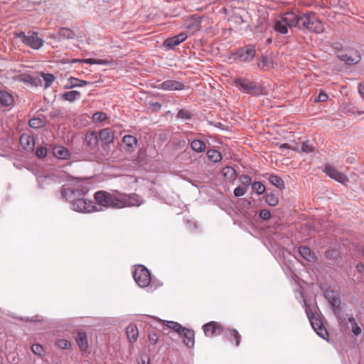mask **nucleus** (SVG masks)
<instances>
[{
    "label": "nucleus",
    "mask_w": 364,
    "mask_h": 364,
    "mask_svg": "<svg viewBox=\"0 0 364 364\" xmlns=\"http://www.w3.org/2000/svg\"><path fill=\"white\" fill-rule=\"evenodd\" d=\"M304 307L312 328L318 336L324 340H328V333L324 326L321 315L317 311V306L311 307L304 301Z\"/></svg>",
    "instance_id": "nucleus-1"
},
{
    "label": "nucleus",
    "mask_w": 364,
    "mask_h": 364,
    "mask_svg": "<svg viewBox=\"0 0 364 364\" xmlns=\"http://www.w3.org/2000/svg\"><path fill=\"white\" fill-rule=\"evenodd\" d=\"M233 85L244 94L259 96L263 93V87L260 84L246 77H235Z\"/></svg>",
    "instance_id": "nucleus-2"
},
{
    "label": "nucleus",
    "mask_w": 364,
    "mask_h": 364,
    "mask_svg": "<svg viewBox=\"0 0 364 364\" xmlns=\"http://www.w3.org/2000/svg\"><path fill=\"white\" fill-rule=\"evenodd\" d=\"M14 35L16 38H20L26 46L33 50H39L45 42L43 38L38 37V33L36 31H29L27 35L25 32L21 31Z\"/></svg>",
    "instance_id": "nucleus-3"
},
{
    "label": "nucleus",
    "mask_w": 364,
    "mask_h": 364,
    "mask_svg": "<svg viewBox=\"0 0 364 364\" xmlns=\"http://www.w3.org/2000/svg\"><path fill=\"white\" fill-rule=\"evenodd\" d=\"M95 199L98 205L104 208H122L124 203L120 198L113 197L110 193L104 191H99L95 193Z\"/></svg>",
    "instance_id": "nucleus-4"
},
{
    "label": "nucleus",
    "mask_w": 364,
    "mask_h": 364,
    "mask_svg": "<svg viewBox=\"0 0 364 364\" xmlns=\"http://www.w3.org/2000/svg\"><path fill=\"white\" fill-rule=\"evenodd\" d=\"M87 188L84 186H80L78 187L63 186L61 189V195L68 201H70V203H72L77 200V199H80L82 197H84L85 195L87 193Z\"/></svg>",
    "instance_id": "nucleus-5"
},
{
    "label": "nucleus",
    "mask_w": 364,
    "mask_h": 364,
    "mask_svg": "<svg viewBox=\"0 0 364 364\" xmlns=\"http://www.w3.org/2000/svg\"><path fill=\"white\" fill-rule=\"evenodd\" d=\"M133 277L135 282L141 288L148 287L151 280L150 271L142 264L136 266L133 272Z\"/></svg>",
    "instance_id": "nucleus-6"
},
{
    "label": "nucleus",
    "mask_w": 364,
    "mask_h": 364,
    "mask_svg": "<svg viewBox=\"0 0 364 364\" xmlns=\"http://www.w3.org/2000/svg\"><path fill=\"white\" fill-rule=\"evenodd\" d=\"M72 210L80 213H90L93 210H102L100 208L98 209L93 200H87L84 197L77 199L75 202L70 203Z\"/></svg>",
    "instance_id": "nucleus-7"
},
{
    "label": "nucleus",
    "mask_w": 364,
    "mask_h": 364,
    "mask_svg": "<svg viewBox=\"0 0 364 364\" xmlns=\"http://www.w3.org/2000/svg\"><path fill=\"white\" fill-rule=\"evenodd\" d=\"M292 18V11L285 12L281 15L279 19L275 21L274 24V31L282 35L288 33L289 28H293L291 23L289 21Z\"/></svg>",
    "instance_id": "nucleus-8"
},
{
    "label": "nucleus",
    "mask_w": 364,
    "mask_h": 364,
    "mask_svg": "<svg viewBox=\"0 0 364 364\" xmlns=\"http://www.w3.org/2000/svg\"><path fill=\"white\" fill-rule=\"evenodd\" d=\"M336 57L346 65L356 64L361 59L360 54L358 50L347 48L343 52L339 51Z\"/></svg>",
    "instance_id": "nucleus-9"
},
{
    "label": "nucleus",
    "mask_w": 364,
    "mask_h": 364,
    "mask_svg": "<svg viewBox=\"0 0 364 364\" xmlns=\"http://www.w3.org/2000/svg\"><path fill=\"white\" fill-rule=\"evenodd\" d=\"M325 28L323 22L319 20L316 14L312 11L307 12V31L321 33Z\"/></svg>",
    "instance_id": "nucleus-10"
},
{
    "label": "nucleus",
    "mask_w": 364,
    "mask_h": 364,
    "mask_svg": "<svg viewBox=\"0 0 364 364\" xmlns=\"http://www.w3.org/2000/svg\"><path fill=\"white\" fill-rule=\"evenodd\" d=\"M289 21L292 23L293 28L307 31V12L296 13L292 11V18Z\"/></svg>",
    "instance_id": "nucleus-11"
},
{
    "label": "nucleus",
    "mask_w": 364,
    "mask_h": 364,
    "mask_svg": "<svg viewBox=\"0 0 364 364\" xmlns=\"http://www.w3.org/2000/svg\"><path fill=\"white\" fill-rule=\"evenodd\" d=\"M323 172L330 178L343 185H346L348 182V177L331 165L326 164L324 166Z\"/></svg>",
    "instance_id": "nucleus-12"
},
{
    "label": "nucleus",
    "mask_w": 364,
    "mask_h": 364,
    "mask_svg": "<svg viewBox=\"0 0 364 364\" xmlns=\"http://www.w3.org/2000/svg\"><path fill=\"white\" fill-rule=\"evenodd\" d=\"M256 55L255 46L249 45L239 49L236 53V57L243 62H249L252 60Z\"/></svg>",
    "instance_id": "nucleus-13"
},
{
    "label": "nucleus",
    "mask_w": 364,
    "mask_h": 364,
    "mask_svg": "<svg viewBox=\"0 0 364 364\" xmlns=\"http://www.w3.org/2000/svg\"><path fill=\"white\" fill-rule=\"evenodd\" d=\"M156 87L165 91H178L185 90V85L181 81L167 80L156 85Z\"/></svg>",
    "instance_id": "nucleus-14"
},
{
    "label": "nucleus",
    "mask_w": 364,
    "mask_h": 364,
    "mask_svg": "<svg viewBox=\"0 0 364 364\" xmlns=\"http://www.w3.org/2000/svg\"><path fill=\"white\" fill-rule=\"evenodd\" d=\"M98 141L99 139L95 132H88L85 134L83 146L87 151L93 154L97 149Z\"/></svg>",
    "instance_id": "nucleus-15"
},
{
    "label": "nucleus",
    "mask_w": 364,
    "mask_h": 364,
    "mask_svg": "<svg viewBox=\"0 0 364 364\" xmlns=\"http://www.w3.org/2000/svg\"><path fill=\"white\" fill-rule=\"evenodd\" d=\"M187 38V34L186 33H180L174 36L166 38L163 43V46L166 50H173L175 48L185 41Z\"/></svg>",
    "instance_id": "nucleus-16"
},
{
    "label": "nucleus",
    "mask_w": 364,
    "mask_h": 364,
    "mask_svg": "<svg viewBox=\"0 0 364 364\" xmlns=\"http://www.w3.org/2000/svg\"><path fill=\"white\" fill-rule=\"evenodd\" d=\"M203 329L206 336L212 337L215 334H220L223 326L216 321H210L203 326Z\"/></svg>",
    "instance_id": "nucleus-17"
},
{
    "label": "nucleus",
    "mask_w": 364,
    "mask_h": 364,
    "mask_svg": "<svg viewBox=\"0 0 364 364\" xmlns=\"http://www.w3.org/2000/svg\"><path fill=\"white\" fill-rule=\"evenodd\" d=\"M53 156L58 159L67 160L70 158V153L69 150L62 145H50Z\"/></svg>",
    "instance_id": "nucleus-18"
},
{
    "label": "nucleus",
    "mask_w": 364,
    "mask_h": 364,
    "mask_svg": "<svg viewBox=\"0 0 364 364\" xmlns=\"http://www.w3.org/2000/svg\"><path fill=\"white\" fill-rule=\"evenodd\" d=\"M325 297L331 305L332 310L341 306V300L336 292L331 289H326Z\"/></svg>",
    "instance_id": "nucleus-19"
},
{
    "label": "nucleus",
    "mask_w": 364,
    "mask_h": 364,
    "mask_svg": "<svg viewBox=\"0 0 364 364\" xmlns=\"http://www.w3.org/2000/svg\"><path fill=\"white\" fill-rule=\"evenodd\" d=\"M120 200L124 203L122 208L126 206H138L144 203L143 198L136 194L129 195L124 198L120 199Z\"/></svg>",
    "instance_id": "nucleus-20"
},
{
    "label": "nucleus",
    "mask_w": 364,
    "mask_h": 364,
    "mask_svg": "<svg viewBox=\"0 0 364 364\" xmlns=\"http://www.w3.org/2000/svg\"><path fill=\"white\" fill-rule=\"evenodd\" d=\"M220 334L223 335L228 341H232L235 340V344L238 346L240 343V335L236 329L225 328L223 327V332Z\"/></svg>",
    "instance_id": "nucleus-21"
},
{
    "label": "nucleus",
    "mask_w": 364,
    "mask_h": 364,
    "mask_svg": "<svg viewBox=\"0 0 364 364\" xmlns=\"http://www.w3.org/2000/svg\"><path fill=\"white\" fill-rule=\"evenodd\" d=\"M179 336H183V342L187 347L193 348L194 346L195 333L193 330L184 328V331H181Z\"/></svg>",
    "instance_id": "nucleus-22"
},
{
    "label": "nucleus",
    "mask_w": 364,
    "mask_h": 364,
    "mask_svg": "<svg viewBox=\"0 0 364 364\" xmlns=\"http://www.w3.org/2000/svg\"><path fill=\"white\" fill-rule=\"evenodd\" d=\"M14 99L11 94L5 90H0V106L3 107H11Z\"/></svg>",
    "instance_id": "nucleus-23"
},
{
    "label": "nucleus",
    "mask_w": 364,
    "mask_h": 364,
    "mask_svg": "<svg viewBox=\"0 0 364 364\" xmlns=\"http://www.w3.org/2000/svg\"><path fill=\"white\" fill-rule=\"evenodd\" d=\"M21 144L26 151H33L35 146V139L33 136L23 134L20 138Z\"/></svg>",
    "instance_id": "nucleus-24"
},
{
    "label": "nucleus",
    "mask_w": 364,
    "mask_h": 364,
    "mask_svg": "<svg viewBox=\"0 0 364 364\" xmlns=\"http://www.w3.org/2000/svg\"><path fill=\"white\" fill-rule=\"evenodd\" d=\"M122 141L124 144L127 151H133L137 147L138 141L134 136L125 135L123 137Z\"/></svg>",
    "instance_id": "nucleus-25"
},
{
    "label": "nucleus",
    "mask_w": 364,
    "mask_h": 364,
    "mask_svg": "<svg viewBox=\"0 0 364 364\" xmlns=\"http://www.w3.org/2000/svg\"><path fill=\"white\" fill-rule=\"evenodd\" d=\"M299 252L301 257L308 262H314L316 261L317 258L315 254L306 246H300L299 247Z\"/></svg>",
    "instance_id": "nucleus-26"
},
{
    "label": "nucleus",
    "mask_w": 364,
    "mask_h": 364,
    "mask_svg": "<svg viewBox=\"0 0 364 364\" xmlns=\"http://www.w3.org/2000/svg\"><path fill=\"white\" fill-rule=\"evenodd\" d=\"M92 82L83 80H80L78 78L70 77L68 79V84L65 86V89H70L74 87H82L83 86L91 85Z\"/></svg>",
    "instance_id": "nucleus-27"
},
{
    "label": "nucleus",
    "mask_w": 364,
    "mask_h": 364,
    "mask_svg": "<svg viewBox=\"0 0 364 364\" xmlns=\"http://www.w3.org/2000/svg\"><path fill=\"white\" fill-rule=\"evenodd\" d=\"M99 138L102 142L108 144L113 142L114 134L109 128H105L100 130Z\"/></svg>",
    "instance_id": "nucleus-28"
},
{
    "label": "nucleus",
    "mask_w": 364,
    "mask_h": 364,
    "mask_svg": "<svg viewBox=\"0 0 364 364\" xmlns=\"http://www.w3.org/2000/svg\"><path fill=\"white\" fill-rule=\"evenodd\" d=\"M76 343L81 350L87 351L88 348V343L87 334L85 332L80 331L77 334Z\"/></svg>",
    "instance_id": "nucleus-29"
},
{
    "label": "nucleus",
    "mask_w": 364,
    "mask_h": 364,
    "mask_svg": "<svg viewBox=\"0 0 364 364\" xmlns=\"http://www.w3.org/2000/svg\"><path fill=\"white\" fill-rule=\"evenodd\" d=\"M266 178L268 179L269 182L278 188L279 190H283L285 188L284 181L277 175L274 174H266Z\"/></svg>",
    "instance_id": "nucleus-30"
},
{
    "label": "nucleus",
    "mask_w": 364,
    "mask_h": 364,
    "mask_svg": "<svg viewBox=\"0 0 364 364\" xmlns=\"http://www.w3.org/2000/svg\"><path fill=\"white\" fill-rule=\"evenodd\" d=\"M127 336L130 343H134L138 338L139 331L136 325L131 324L127 327L126 329Z\"/></svg>",
    "instance_id": "nucleus-31"
},
{
    "label": "nucleus",
    "mask_w": 364,
    "mask_h": 364,
    "mask_svg": "<svg viewBox=\"0 0 364 364\" xmlns=\"http://www.w3.org/2000/svg\"><path fill=\"white\" fill-rule=\"evenodd\" d=\"M191 149L196 153H202L205 150L206 144L200 139H194L191 142Z\"/></svg>",
    "instance_id": "nucleus-32"
},
{
    "label": "nucleus",
    "mask_w": 364,
    "mask_h": 364,
    "mask_svg": "<svg viewBox=\"0 0 364 364\" xmlns=\"http://www.w3.org/2000/svg\"><path fill=\"white\" fill-rule=\"evenodd\" d=\"M81 97V93L77 90H71L65 92L62 95V99L64 100L73 102L76 100H79Z\"/></svg>",
    "instance_id": "nucleus-33"
},
{
    "label": "nucleus",
    "mask_w": 364,
    "mask_h": 364,
    "mask_svg": "<svg viewBox=\"0 0 364 364\" xmlns=\"http://www.w3.org/2000/svg\"><path fill=\"white\" fill-rule=\"evenodd\" d=\"M257 66L264 70H269L272 67V60L268 56H262L261 59L259 60Z\"/></svg>",
    "instance_id": "nucleus-34"
},
{
    "label": "nucleus",
    "mask_w": 364,
    "mask_h": 364,
    "mask_svg": "<svg viewBox=\"0 0 364 364\" xmlns=\"http://www.w3.org/2000/svg\"><path fill=\"white\" fill-rule=\"evenodd\" d=\"M206 155L208 159L214 163L220 162L222 159L221 153L216 149L208 150L206 152Z\"/></svg>",
    "instance_id": "nucleus-35"
},
{
    "label": "nucleus",
    "mask_w": 364,
    "mask_h": 364,
    "mask_svg": "<svg viewBox=\"0 0 364 364\" xmlns=\"http://www.w3.org/2000/svg\"><path fill=\"white\" fill-rule=\"evenodd\" d=\"M158 321L159 322H163V323L166 322V321H161V319H159ZM166 325L168 328L173 329L178 335L181 333V331H184L185 327H183L180 323L176 321H166Z\"/></svg>",
    "instance_id": "nucleus-36"
},
{
    "label": "nucleus",
    "mask_w": 364,
    "mask_h": 364,
    "mask_svg": "<svg viewBox=\"0 0 364 364\" xmlns=\"http://www.w3.org/2000/svg\"><path fill=\"white\" fill-rule=\"evenodd\" d=\"M348 322L351 324V331L354 335L358 336L362 333V329L357 323L355 318L353 316H349L348 318Z\"/></svg>",
    "instance_id": "nucleus-37"
},
{
    "label": "nucleus",
    "mask_w": 364,
    "mask_h": 364,
    "mask_svg": "<svg viewBox=\"0 0 364 364\" xmlns=\"http://www.w3.org/2000/svg\"><path fill=\"white\" fill-rule=\"evenodd\" d=\"M58 34L63 38L66 39H73L75 37V33L68 28H61L58 31Z\"/></svg>",
    "instance_id": "nucleus-38"
},
{
    "label": "nucleus",
    "mask_w": 364,
    "mask_h": 364,
    "mask_svg": "<svg viewBox=\"0 0 364 364\" xmlns=\"http://www.w3.org/2000/svg\"><path fill=\"white\" fill-rule=\"evenodd\" d=\"M82 63H87L90 65H107L109 61L104 59H95V58H85L79 60Z\"/></svg>",
    "instance_id": "nucleus-39"
},
{
    "label": "nucleus",
    "mask_w": 364,
    "mask_h": 364,
    "mask_svg": "<svg viewBox=\"0 0 364 364\" xmlns=\"http://www.w3.org/2000/svg\"><path fill=\"white\" fill-rule=\"evenodd\" d=\"M265 202L270 206L274 207L279 203L278 197L273 193H268L265 196Z\"/></svg>",
    "instance_id": "nucleus-40"
},
{
    "label": "nucleus",
    "mask_w": 364,
    "mask_h": 364,
    "mask_svg": "<svg viewBox=\"0 0 364 364\" xmlns=\"http://www.w3.org/2000/svg\"><path fill=\"white\" fill-rule=\"evenodd\" d=\"M333 313L336 316L337 319L341 323H345L346 321V315L342 311L341 307L339 306L333 310Z\"/></svg>",
    "instance_id": "nucleus-41"
},
{
    "label": "nucleus",
    "mask_w": 364,
    "mask_h": 364,
    "mask_svg": "<svg viewBox=\"0 0 364 364\" xmlns=\"http://www.w3.org/2000/svg\"><path fill=\"white\" fill-rule=\"evenodd\" d=\"M252 188L257 195H261L265 192L266 188L260 181H255L252 184Z\"/></svg>",
    "instance_id": "nucleus-42"
},
{
    "label": "nucleus",
    "mask_w": 364,
    "mask_h": 364,
    "mask_svg": "<svg viewBox=\"0 0 364 364\" xmlns=\"http://www.w3.org/2000/svg\"><path fill=\"white\" fill-rule=\"evenodd\" d=\"M193 114L188 110L181 109L178 111L176 117L182 120H190L193 118Z\"/></svg>",
    "instance_id": "nucleus-43"
},
{
    "label": "nucleus",
    "mask_w": 364,
    "mask_h": 364,
    "mask_svg": "<svg viewBox=\"0 0 364 364\" xmlns=\"http://www.w3.org/2000/svg\"><path fill=\"white\" fill-rule=\"evenodd\" d=\"M315 151V147L309 141H305L301 144V151L306 154H310Z\"/></svg>",
    "instance_id": "nucleus-44"
},
{
    "label": "nucleus",
    "mask_w": 364,
    "mask_h": 364,
    "mask_svg": "<svg viewBox=\"0 0 364 364\" xmlns=\"http://www.w3.org/2000/svg\"><path fill=\"white\" fill-rule=\"evenodd\" d=\"M55 346L60 349H69L71 347V343L66 339H58L55 341Z\"/></svg>",
    "instance_id": "nucleus-45"
},
{
    "label": "nucleus",
    "mask_w": 364,
    "mask_h": 364,
    "mask_svg": "<svg viewBox=\"0 0 364 364\" xmlns=\"http://www.w3.org/2000/svg\"><path fill=\"white\" fill-rule=\"evenodd\" d=\"M223 173L225 177L230 179H234L236 177V170L230 166L225 167Z\"/></svg>",
    "instance_id": "nucleus-46"
},
{
    "label": "nucleus",
    "mask_w": 364,
    "mask_h": 364,
    "mask_svg": "<svg viewBox=\"0 0 364 364\" xmlns=\"http://www.w3.org/2000/svg\"><path fill=\"white\" fill-rule=\"evenodd\" d=\"M42 77L45 82L46 88L50 87L55 79V76L50 73H43Z\"/></svg>",
    "instance_id": "nucleus-47"
},
{
    "label": "nucleus",
    "mask_w": 364,
    "mask_h": 364,
    "mask_svg": "<svg viewBox=\"0 0 364 364\" xmlns=\"http://www.w3.org/2000/svg\"><path fill=\"white\" fill-rule=\"evenodd\" d=\"M18 80L20 82H25L27 84L33 85L35 83V78L30 75H21L18 77Z\"/></svg>",
    "instance_id": "nucleus-48"
},
{
    "label": "nucleus",
    "mask_w": 364,
    "mask_h": 364,
    "mask_svg": "<svg viewBox=\"0 0 364 364\" xmlns=\"http://www.w3.org/2000/svg\"><path fill=\"white\" fill-rule=\"evenodd\" d=\"M107 119V115L102 112H97L92 115V120L95 122H102Z\"/></svg>",
    "instance_id": "nucleus-49"
},
{
    "label": "nucleus",
    "mask_w": 364,
    "mask_h": 364,
    "mask_svg": "<svg viewBox=\"0 0 364 364\" xmlns=\"http://www.w3.org/2000/svg\"><path fill=\"white\" fill-rule=\"evenodd\" d=\"M240 183L244 185L246 188H248L250 185L252 186V178L249 175L242 174L240 176Z\"/></svg>",
    "instance_id": "nucleus-50"
},
{
    "label": "nucleus",
    "mask_w": 364,
    "mask_h": 364,
    "mask_svg": "<svg viewBox=\"0 0 364 364\" xmlns=\"http://www.w3.org/2000/svg\"><path fill=\"white\" fill-rule=\"evenodd\" d=\"M48 153L47 148L45 146H39L36 149V155L40 159L46 157Z\"/></svg>",
    "instance_id": "nucleus-51"
},
{
    "label": "nucleus",
    "mask_w": 364,
    "mask_h": 364,
    "mask_svg": "<svg viewBox=\"0 0 364 364\" xmlns=\"http://www.w3.org/2000/svg\"><path fill=\"white\" fill-rule=\"evenodd\" d=\"M326 257L330 259H336L339 257V252L335 249L328 250L326 252Z\"/></svg>",
    "instance_id": "nucleus-52"
},
{
    "label": "nucleus",
    "mask_w": 364,
    "mask_h": 364,
    "mask_svg": "<svg viewBox=\"0 0 364 364\" xmlns=\"http://www.w3.org/2000/svg\"><path fill=\"white\" fill-rule=\"evenodd\" d=\"M31 351L36 355H41L44 352V350L41 345L35 343L31 346Z\"/></svg>",
    "instance_id": "nucleus-53"
},
{
    "label": "nucleus",
    "mask_w": 364,
    "mask_h": 364,
    "mask_svg": "<svg viewBox=\"0 0 364 364\" xmlns=\"http://www.w3.org/2000/svg\"><path fill=\"white\" fill-rule=\"evenodd\" d=\"M29 126L32 128H40L43 126V121L39 118H34L29 121Z\"/></svg>",
    "instance_id": "nucleus-54"
},
{
    "label": "nucleus",
    "mask_w": 364,
    "mask_h": 364,
    "mask_svg": "<svg viewBox=\"0 0 364 364\" xmlns=\"http://www.w3.org/2000/svg\"><path fill=\"white\" fill-rule=\"evenodd\" d=\"M259 216L262 220L267 221L270 219L271 213L269 210H268L267 209H263L259 212Z\"/></svg>",
    "instance_id": "nucleus-55"
},
{
    "label": "nucleus",
    "mask_w": 364,
    "mask_h": 364,
    "mask_svg": "<svg viewBox=\"0 0 364 364\" xmlns=\"http://www.w3.org/2000/svg\"><path fill=\"white\" fill-rule=\"evenodd\" d=\"M328 99V95L323 92V91H321L318 94V95L317 96V97L316 98L315 101L316 102H326L327 101Z\"/></svg>",
    "instance_id": "nucleus-56"
},
{
    "label": "nucleus",
    "mask_w": 364,
    "mask_h": 364,
    "mask_svg": "<svg viewBox=\"0 0 364 364\" xmlns=\"http://www.w3.org/2000/svg\"><path fill=\"white\" fill-rule=\"evenodd\" d=\"M149 340L151 343L156 344L158 342L159 336L157 333L154 332H149Z\"/></svg>",
    "instance_id": "nucleus-57"
},
{
    "label": "nucleus",
    "mask_w": 364,
    "mask_h": 364,
    "mask_svg": "<svg viewBox=\"0 0 364 364\" xmlns=\"http://www.w3.org/2000/svg\"><path fill=\"white\" fill-rule=\"evenodd\" d=\"M245 191L240 186L235 188L234 190V196L235 197L242 196L245 195Z\"/></svg>",
    "instance_id": "nucleus-58"
},
{
    "label": "nucleus",
    "mask_w": 364,
    "mask_h": 364,
    "mask_svg": "<svg viewBox=\"0 0 364 364\" xmlns=\"http://www.w3.org/2000/svg\"><path fill=\"white\" fill-rule=\"evenodd\" d=\"M333 48L336 51V55L337 56V53L339 52V51H341V52H343L345 50V49L343 48L342 45L340 43H334L333 46Z\"/></svg>",
    "instance_id": "nucleus-59"
},
{
    "label": "nucleus",
    "mask_w": 364,
    "mask_h": 364,
    "mask_svg": "<svg viewBox=\"0 0 364 364\" xmlns=\"http://www.w3.org/2000/svg\"><path fill=\"white\" fill-rule=\"evenodd\" d=\"M356 271L359 273H363L364 272V264L362 262H358L355 265Z\"/></svg>",
    "instance_id": "nucleus-60"
},
{
    "label": "nucleus",
    "mask_w": 364,
    "mask_h": 364,
    "mask_svg": "<svg viewBox=\"0 0 364 364\" xmlns=\"http://www.w3.org/2000/svg\"><path fill=\"white\" fill-rule=\"evenodd\" d=\"M151 107L154 109L159 111L161 109V104L158 102H153L151 103Z\"/></svg>",
    "instance_id": "nucleus-61"
},
{
    "label": "nucleus",
    "mask_w": 364,
    "mask_h": 364,
    "mask_svg": "<svg viewBox=\"0 0 364 364\" xmlns=\"http://www.w3.org/2000/svg\"><path fill=\"white\" fill-rule=\"evenodd\" d=\"M279 149H290L293 151H296V149L294 148H291L289 144H287V143H284V144H282L280 146H279Z\"/></svg>",
    "instance_id": "nucleus-62"
},
{
    "label": "nucleus",
    "mask_w": 364,
    "mask_h": 364,
    "mask_svg": "<svg viewBox=\"0 0 364 364\" xmlns=\"http://www.w3.org/2000/svg\"><path fill=\"white\" fill-rule=\"evenodd\" d=\"M359 93L364 97V85L359 88Z\"/></svg>",
    "instance_id": "nucleus-63"
},
{
    "label": "nucleus",
    "mask_w": 364,
    "mask_h": 364,
    "mask_svg": "<svg viewBox=\"0 0 364 364\" xmlns=\"http://www.w3.org/2000/svg\"><path fill=\"white\" fill-rule=\"evenodd\" d=\"M80 59H75L73 60V63H80V61H79Z\"/></svg>",
    "instance_id": "nucleus-64"
}]
</instances>
